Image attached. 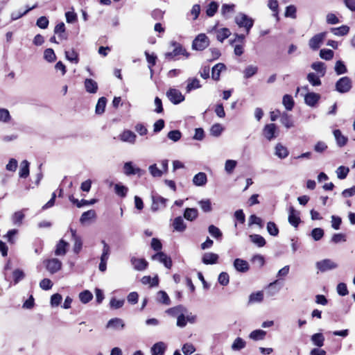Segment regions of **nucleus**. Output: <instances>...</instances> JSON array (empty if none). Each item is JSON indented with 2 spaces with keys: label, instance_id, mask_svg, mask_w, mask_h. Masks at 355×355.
<instances>
[{
  "label": "nucleus",
  "instance_id": "1",
  "mask_svg": "<svg viewBox=\"0 0 355 355\" xmlns=\"http://www.w3.org/2000/svg\"><path fill=\"white\" fill-rule=\"evenodd\" d=\"M235 22L239 27L245 28L246 33H250L253 26L254 20L244 13L240 12L235 17Z\"/></svg>",
  "mask_w": 355,
  "mask_h": 355
},
{
  "label": "nucleus",
  "instance_id": "2",
  "mask_svg": "<svg viewBox=\"0 0 355 355\" xmlns=\"http://www.w3.org/2000/svg\"><path fill=\"white\" fill-rule=\"evenodd\" d=\"M171 44L174 47V49L173 51L164 54L166 59L173 60L175 57L180 55H184L187 58L189 56V53L187 52L186 49L180 43L173 41L171 42Z\"/></svg>",
  "mask_w": 355,
  "mask_h": 355
},
{
  "label": "nucleus",
  "instance_id": "3",
  "mask_svg": "<svg viewBox=\"0 0 355 355\" xmlns=\"http://www.w3.org/2000/svg\"><path fill=\"white\" fill-rule=\"evenodd\" d=\"M336 90L340 93L345 94L350 91L352 87V81L351 78L347 76L340 78L336 83Z\"/></svg>",
  "mask_w": 355,
  "mask_h": 355
},
{
  "label": "nucleus",
  "instance_id": "4",
  "mask_svg": "<svg viewBox=\"0 0 355 355\" xmlns=\"http://www.w3.org/2000/svg\"><path fill=\"white\" fill-rule=\"evenodd\" d=\"M338 263L330 259H324L315 263L316 268L321 272H325L337 268Z\"/></svg>",
  "mask_w": 355,
  "mask_h": 355
},
{
  "label": "nucleus",
  "instance_id": "5",
  "mask_svg": "<svg viewBox=\"0 0 355 355\" xmlns=\"http://www.w3.org/2000/svg\"><path fill=\"white\" fill-rule=\"evenodd\" d=\"M209 44V38L205 34H199L193 41L192 48L197 51H202Z\"/></svg>",
  "mask_w": 355,
  "mask_h": 355
},
{
  "label": "nucleus",
  "instance_id": "6",
  "mask_svg": "<svg viewBox=\"0 0 355 355\" xmlns=\"http://www.w3.org/2000/svg\"><path fill=\"white\" fill-rule=\"evenodd\" d=\"M166 96L175 105L179 104L184 100V96L177 89L171 88L166 92Z\"/></svg>",
  "mask_w": 355,
  "mask_h": 355
},
{
  "label": "nucleus",
  "instance_id": "7",
  "mask_svg": "<svg viewBox=\"0 0 355 355\" xmlns=\"http://www.w3.org/2000/svg\"><path fill=\"white\" fill-rule=\"evenodd\" d=\"M326 34L327 33L325 32H323L316 34L312 37L309 42V47L313 51L318 50L322 44L326 37Z\"/></svg>",
  "mask_w": 355,
  "mask_h": 355
},
{
  "label": "nucleus",
  "instance_id": "8",
  "mask_svg": "<svg viewBox=\"0 0 355 355\" xmlns=\"http://www.w3.org/2000/svg\"><path fill=\"white\" fill-rule=\"evenodd\" d=\"M196 319V315H193L191 313H181L177 318V326L183 328L187 325V322L194 323Z\"/></svg>",
  "mask_w": 355,
  "mask_h": 355
},
{
  "label": "nucleus",
  "instance_id": "9",
  "mask_svg": "<svg viewBox=\"0 0 355 355\" xmlns=\"http://www.w3.org/2000/svg\"><path fill=\"white\" fill-rule=\"evenodd\" d=\"M45 263L46 270L51 274L57 272L62 268V262L56 258L47 259Z\"/></svg>",
  "mask_w": 355,
  "mask_h": 355
},
{
  "label": "nucleus",
  "instance_id": "10",
  "mask_svg": "<svg viewBox=\"0 0 355 355\" xmlns=\"http://www.w3.org/2000/svg\"><path fill=\"white\" fill-rule=\"evenodd\" d=\"M152 205L151 209L153 211H157L159 209H164L166 207L167 199L156 195L152 196Z\"/></svg>",
  "mask_w": 355,
  "mask_h": 355
},
{
  "label": "nucleus",
  "instance_id": "11",
  "mask_svg": "<svg viewBox=\"0 0 355 355\" xmlns=\"http://www.w3.org/2000/svg\"><path fill=\"white\" fill-rule=\"evenodd\" d=\"M288 220L289 223L294 227H297L301 222L300 212L292 206L288 209Z\"/></svg>",
  "mask_w": 355,
  "mask_h": 355
},
{
  "label": "nucleus",
  "instance_id": "12",
  "mask_svg": "<svg viewBox=\"0 0 355 355\" xmlns=\"http://www.w3.org/2000/svg\"><path fill=\"white\" fill-rule=\"evenodd\" d=\"M123 173L127 176L136 174L140 176L143 174V171L138 167H135L132 162H127L123 165Z\"/></svg>",
  "mask_w": 355,
  "mask_h": 355
},
{
  "label": "nucleus",
  "instance_id": "13",
  "mask_svg": "<svg viewBox=\"0 0 355 355\" xmlns=\"http://www.w3.org/2000/svg\"><path fill=\"white\" fill-rule=\"evenodd\" d=\"M276 132L277 126L275 123L266 125L263 130V134L268 141H271L277 137Z\"/></svg>",
  "mask_w": 355,
  "mask_h": 355
},
{
  "label": "nucleus",
  "instance_id": "14",
  "mask_svg": "<svg viewBox=\"0 0 355 355\" xmlns=\"http://www.w3.org/2000/svg\"><path fill=\"white\" fill-rule=\"evenodd\" d=\"M152 259L158 261L159 262L163 263L164 266L168 269H170L172 266L171 259L162 252H157V254L152 256Z\"/></svg>",
  "mask_w": 355,
  "mask_h": 355
},
{
  "label": "nucleus",
  "instance_id": "15",
  "mask_svg": "<svg viewBox=\"0 0 355 355\" xmlns=\"http://www.w3.org/2000/svg\"><path fill=\"white\" fill-rule=\"evenodd\" d=\"M70 232L71 234L72 240L73 241V252L76 254H78L83 246V242L82 239L80 236H78L76 234V230L72 229L71 227L69 228Z\"/></svg>",
  "mask_w": 355,
  "mask_h": 355
},
{
  "label": "nucleus",
  "instance_id": "16",
  "mask_svg": "<svg viewBox=\"0 0 355 355\" xmlns=\"http://www.w3.org/2000/svg\"><path fill=\"white\" fill-rule=\"evenodd\" d=\"M131 264L135 270L138 271L144 270L148 266V262L144 259H139L132 257L130 259Z\"/></svg>",
  "mask_w": 355,
  "mask_h": 355
},
{
  "label": "nucleus",
  "instance_id": "17",
  "mask_svg": "<svg viewBox=\"0 0 355 355\" xmlns=\"http://www.w3.org/2000/svg\"><path fill=\"white\" fill-rule=\"evenodd\" d=\"M120 139L123 142H127L131 144H134L136 141V135L128 130H124L120 135Z\"/></svg>",
  "mask_w": 355,
  "mask_h": 355
},
{
  "label": "nucleus",
  "instance_id": "18",
  "mask_svg": "<svg viewBox=\"0 0 355 355\" xmlns=\"http://www.w3.org/2000/svg\"><path fill=\"white\" fill-rule=\"evenodd\" d=\"M218 255L214 252H206L202 255V261L204 264H215L218 262Z\"/></svg>",
  "mask_w": 355,
  "mask_h": 355
},
{
  "label": "nucleus",
  "instance_id": "19",
  "mask_svg": "<svg viewBox=\"0 0 355 355\" xmlns=\"http://www.w3.org/2000/svg\"><path fill=\"white\" fill-rule=\"evenodd\" d=\"M207 176L203 172H199L193 178V183L197 187H203L207 184Z\"/></svg>",
  "mask_w": 355,
  "mask_h": 355
},
{
  "label": "nucleus",
  "instance_id": "20",
  "mask_svg": "<svg viewBox=\"0 0 355 355\" xmlns=\"http://www.w3.org/2000/svg\"><path fill=\"white\" fill-rule=\"evenodd\" d=\"M234 268L241 272H245L249 270L248 261L241 259H236L234 261Z\"/></svg>",
  "mask_w": 355,
  "mask_h": 355
},
{
  "label": "nucleus",
  "instance_id": "21",
  "mask_svg": "<svg viewBox=\"0 0 355 355\" xmlns=\"http://www.w3.org/2000/svg\"><path fill=\"white\" fill-rule=\"evenodd\" d=\"M125 324L123 320L115 318L110 320L106 325L107 329H123Z\"/></svg>",
  "mask_w": 355,
  "mask_h": 355
},
{
  "label": "nucleus",
  "instance_id": "22",
  "mask_svg": "<svg viewBox=\"0 0 355 355\" xmlns=\"http://www.w3.org/2000/svg\"><path fill=\"white\" fill-rule=\"evenodd\" d=\"M201 87L200 80L196 78H189L187 80L186 92L187 93L191 92L193 89H197Z\"/></svg>",
  "mask_w": 355,
  "mask_h": 355
},
{
  "label": "nucleus",
  "instance_id": "23",
  "mask_svg": "<svg viewBox=\"0 0 355 355\" xmlns=\"http://www.w3.org/2000/svg\"><path fill=\"white\" fill-rule=\"evenodd\" d=\"M333 134L338 146L343 147L347 144L348 138L343 135L340 130H334Z\"/></svg>",
  "mask_w": 355,
  "mask_h": 355
},
{
  "label": "nucleus",
  "instance_id": "24",
  "mask_svg": "<svg viewBox=\"0 0 355 355\" xmlns=\"http://www.w3.org/2000/svg\"><path fill=\"white\" fill-rule=\"evenodd\" d=\"M84 85L87 92L90 94H96L97 92L98 84L93 79L86 78Z\"/></svg>",
  "mask_w": 355,
  "mask_h": 355
},
{
  "label": "nucleus",
  "instance_id": "25",
  "mask_svg": "<svg viewBox=\"0 0 355 355\" xmlns=\"http://www.w3.org/2000/svg\"><path fill=\"white\" fill-rule=\"evenodd\" d=\"M166 313L173 317L178 318L181 313H187V309L182 305H178L172 308L168 309Z\"/></svg>",
  "mask_w": 355,
  "mask_h": 355
},
{
  "label": "nucleus",
  "instance_id": "26",
  "mask_svg": "<svg viewBox=\"0 0 355 355\" xmlns=\"http://www.w3.org/2000/svg\"><path fill=\"white\" fill-rule=\"evenodd\" d=\"M320 98V94L314 93V92H309L305 95L304 101L306 104H307L309 106H314L318 101H319Z\"/></svg>",
  "mask_w": 355,
  "mask_h": 355
},
{
  "label": "nucleus",
  "instance_id": "27",
  "mask_svg": "<svg viewBox=\"0 0 355 355\" xmlns=\"http://www.w3.org/2000/svg\"><path fill=\"white\" fill-rule=\"evenodd\" d=\"M69 246V243L61 239L56 245L55 254L56 256H64L67 252V248Z\"/></svg>",
  "mask_w": 355,
  "mask_h": 355
},
{
  "label": "nucleus",
  "instance_id": "28",
  "mask_svg": "<svg viewBox=\"0 0 355 355\" xmlns=\"http://www.w3.org/2000/svg\"><path fill=\"white\" fill-rule=\"evenodd\" d=\"M280 121H281L282 124L287 129H289L294 126V123L292 119V116L288 114L286 112L282 113Z\"/></svg>",
  "mask_w": 355,
  "mask_h": 355
},
{
  "label": "nucleus",
  "instance_id": "29",
  "mask_svg": "<svg viewBox=\"0 0 355 355\" xmlns=\"http://www.w3.org/2000/svg\"><path fill=\"white\" fill-rule=\"evenodd\" d=\"M208 232L213 238L218 241H220L223 239V232L218 227L214 225H210L208 227Z\"/></svg>",
  "mask_w": 355,
  "mask_h": 355
},
{
  "label": "nucleus",
  "instance_id": "30",
  "mask_svg": "<svg viewBox=\"0 0 355 355\" xmlns=\"http://www.w3.org/2000/svg\"><path fill=\"white\" fill-rule=\"evenodd\" d=\"M225 65L223 63H218L214 66L211 70V78L214 80H218L220 79V72L225 69Z\"/></svg>",
  "mask_w": 355,
  "mask_h": 355
},
{
  "label": "nucleus",
  "instance_id": "31",
  "mask_svg": "<svg viewBox=\"0 0 355 355\" xmlns=\"http://www.w3.org/2000/svg\"><path fill=\"white\" fill-rule=\"evenodd\" d=\"M166 346L163 342H158L155 343L151 348L153 355H163Z\"/></svg>",
  "mask_w": 355,
  "mask_h": 355
},
{
  "label": "nucleus",
  "instance_id": "32",
  "mask_svg": "<svg viewBox=\"0 0 355 355\" xmlns=\"http://www.w3.org/2000/svg\"><path fill=\"white\" fill-rule=\"evenodd\" d=\"M311 340L314 345L321 347L324 345V336L322 333H316L311 336Z\"/></svg>",
  "mask_w": 355,
  "mask_h": 355
},
{
  "label": "nucleus",
  "instance_id": "33",
  "mask_svg": "<svg viewBox=\"0 0 355 355\" xmlns=\"http://www.w3.org/2000/svg\"><path fill=\"white\" fill-rule=\"evenodd\" d=\"M173 226L175 230L180 232H184L187 227L184 221L181 216H178L174 219Z\"/></svg>",
  "mask_w": 355,
  "mask_h": 355
},
{
  "label": "nucleus",
  "instance_id": "34",
  "mask_svg": "<svg viewBox=\"0 0 355 355\" xmlns=\"http://www.w3.org/2000/svg\"><path fill=\"white\" fill-rule=\"evenodd\" d=\"M96 216V211L94 209H90L82 214L80 222L81 224H85L89 220L95 218Z\"/></svg>",
  "mask_w": 355,
  "mask_h": 355
},
{
  "label": "nucleus",
  "instance_id": "35",
  "mask_svg": "<svg viewBox=\"0 0 355 355\" xmlns=\"http://www.w3.org/2000/svg\"><path fill=\"white\" fill-rule=\"evenodd\" d=\"M266 335V332L261 329H257L252 331L250 335L249 338L253 340H262L265 338Z\"/></svg>",
  "mask_w": 355,
  "mask_h": 355
},
{
  "label": "nucleus",
  "instance_id": "36",
  "mask_svg": "<svg viewBox=\"0 0 355 355\" xmlns=\"http://www.w3.org/2000/svg\"><path fill=\"white\" fill-rule=\"evenodd\" d=\"M330 31L334 35L343 36L349 33V27L346 25H343L338 28H331Z\"/></svg>",
  "mask_w": 355,
  "mask_h": 355
},
{
  "label": "nucleus",
  "instance_id": "37",
  "mask_svg": "<svg viewBox=\"0 0 355 355\" xmlns=\"http://www.w3.org/2000/svg\"><path fill=\"white\" fill-rule=\"evenodd\" d=\"M275 155L280 159H284L288 155V151L285 146L277 144L275 146Z\"/></svg>",
  "mask_w": 355,
  "mask_h": 355
},
{
  "label": "nucleus",
  "instance_id": "38",
  "mask_svg": "<svg viewBox=\"0 0 355 355\" xmlns=\"http://www.w3.org/2000/svg\"><path fill=\"white\" fill-rule=\"evenodd\" d=\"M250 241L256 245L259 248L263 247L266 245L265 239L259 234H251L250 235Z\"/></svg>",
  "mask_w": 355,
  "mask_h": 355
},
{
  "label": "nucleus",
  "instance_id": "39",
  "mask_svg": "<svg viewBox=\"0 0 355 355\" xmlns=\"http://www.w3.org/2000/svg\"><path fill=\"white\" fill-rule=\"evenodd\" d=\"M231 35L230 31L227 28H223L216 31V39L223 42Z\"/></svg>",
  "mask_w": 355,
  "mask_h": 355
},
{
  "label": "nucleus",
  "instance_id": "40",
  "mask_svg": "<svg viewBox=\"0 0 355 355\" xmlns=\"http://www.w3.org/2000/svg\"><path fill=\"white\" fill-rule=\"evenodd\" d=\"M245 341L243 338L238 337L234 340L231 348L233 351H240L245 348Z\"/></svg>",
  "mask_w": 355,
  "mask_h": 355
},
{
  "label": "nucleus",
  "instance_id": "41",
  "mask_svg": "<svg viewBox=\"0 0 355 355\" xmlns=\"http://www.w3.org/2000/svg\"><path fill=\"white\" fill-rule=\"evenodd\" d=\"M258 71V67L255 65H248L243 70V76L248 79L255 75Z\"/></svg>",
  "mask_w": 355,
  "mask_h": 355
},
{
  "label": "nucleus",
  "instance_id": "42",
  "mask_svg": "<svg viewBox=\"0 0 355 355\" xmlns=\"http://www.w3.org/2000/svg\"><path fill=\"white\" fill-rule=\"evenodd\" d=\"M107 99L105 97H101L96 105L95 112L97 114H102L105 112Z\"/></svg>",
  "mask_w": 355,
  "mask_h": 355
},
{
  "label": "nucleus",
  "instance_id": "43",
  "mask_svg": "<svg viewBox=\"0 0 355 355\" xmlns=\"http://www.w3.org/2000/svg\"><path fill=\"white\" fill-rule=\"evenodd\" d=\"M19 177L26 178L29 175V162L27 160H24L21 163V168L19 173Z\"/></svg>",
  "mask_w": 355,
  "mask_h": 355
},
{
  "label": "nucleus",
  "instance_id": "44",
  "mask_svg": "<svg viewBox=\"0 0 355 355\" xmlns=\"http://www.w3.org/2000/svg\"><path fill=\"white\" fill-rule=\"evenodd\" d=\"M198 216V210L195 208H187L184 213V217L190 221L195 220Z\"/></svg>",
  "mask_w": 355,
  "mask_h": 355
},
{
  "label": "nucleus",
  "instance_id": "45",
  "mask_svg": "<svg viewBox=\"0 0 355 355\" xmlns=\"http://www.w3.org/2000/svg\"><path fill=\"white\" fill-rule=\"evenodd\" d=\"M65 57L69 61L75 64H77L79 61L78 54L74 49L65 51Z\"/></svg>",
  "mask_w": 355,
  "mask_h": 355
},
{
  "label": "nucleus",
  "instance_id": "46",
  "mask_svg": "<svg viewBox=\"0 0 355 355\" xmlns=\"http://www.w3.org/2000/svg\"><path fill=\"white\" fill-rule=\"evenodd\" d=\"M311 68L321 74V76H324L326 73V67L324 63L322 62H315L311 64Z\"/></svg>",
  "mask_w": 355,
  "mask_h": 355
},
{
  "label": "nucleus",
  "instance_id": "47",
  "mask_svg": "<svg viewBox=\"0 0 355 355\" xmlns=\"http://www.w3.org/2000/svg\"><path fill=\"white\" fill-rule=\"evenodd\" d=\"M145 55L146 58V60L148 63V68L150 69L151 76H153V69L152 67L155 65L157 56L155 54H150L148 52L145 51Z\"/></svg>",
  "mask_w": 355,
  "mask_h": 355
},
{
  "label": "nucleus",
  "instance_id": "48",
  "mask_svg": "<svg viewBox=\"0 0 355 355\" xmlns=\"http://www.w3.org/2000/svg\"><path fill=\"white\" fill-rule=\"evenodd\" d=\"M282 103L287 110H291L294 106V101L291 95L286 94L283 97Z\"/></svg>",
  "mask_w": 355,
  "mask_h": 355
},
{
  "label": "nucleus",
  "instance_id": "49",
  "mask_svg": "<svg viewBox=\"0 0 355 355\" xmlns=\"http://www.w3.org/2000/svg\"><path fill=\"white\" fill-rule=\"evenodd\" d=\"M157 300L159 302L168 305L171 302L170 298L165 291H160L157 293Z\"/></svg>",
  "mask_w": 355,
  "mask_h": 355
},
{
  "label": "nucleus",
  "instance_id": "50",
  "mask_svg": "<svg viewBox=\"0 0 355 355\" xmlns=\"http://www.w3.org/2000/svg\"><path fill=\"white\" fill-rule=\"evenodd\" d=\"M101 243L103 245V252L101 256V261L107 262L110 256V248L104 240H103Z\"/></svg>",
  "mask_w": 355,
  "mask_h": 355
},
{
  "label": "nucleus",
  "instance_id": "51",
  "mask_svg": "<svg viewBox=\"0 0 355 355\" xmlns=\"http://www.w3.org/2000/svg\"><path fill=\"white\" fill-rule=\"evenodd\" d=\"M334 69L337 75L344 74L347 71L346 66L341 60H338L336 62Z\"/></svg>",
  "mask_w": 355,
  "mask_h": 355
},
{
  "label": "nucleus",
  "instance_id": "52",
  "mask_svg": "<svg viewBox=\"0 0 355 355\" xmlns=\"http://www.w3.org/2000/svg\"><path fill=\"white\" fill-rule=\"evenodd\" d=\"M349 169L348 167H345L343 166H339L336 171L337 178L340 180H343L346 178L347 174L349 173Z\"/></svg>",
  "mask_w": 355,
  "mask_h": 355
},
{
  "label": "nucleus",
  "instance_id": "53",
  "mask_svg": "<svg viewBox=\"0 0 355 355\" xmlns=\"http://www.w3.org/2000/svg\"><path fill=\"white\" fill-rule=\"evenodd\" d=\"M92 298L93 295L89 291H84L79 294V299L83 304L88 303Z\"/></svg>",
  "mask_w": 355,
  "mask_h": 355
},
{
  "label": "nucleus",
  "instance_id": "54",
  "mask_svg": "<svg viewBox=\"0 0 355 355\" xmlns=\"http://www.w3.org/2000/svg\"><path fill=\"white\" fill-rule=\"evenodd\" d=\"M44 58L49 62H53L56 60V55L52 49H46L44 52Z\"/></svg>",
  "mask_w": 355,
  "mask_h": 355
},
{
  "label": "nucleus",
  "instance_id": "55",
  "mask_svg": "<svg viewBox=\"0 0 355 355\" xmlns=\"http://www.w3.org/2000/svg\"><path fill=\"white\" fill-rule=\"evenodd\" d=\"M307 80L313 86H319L321 85L320 78L314 73H309L307 75Z\"/></svg>",
  "mask_w": 355,
  "mask_h": 355
},
{
  "label": "nucleus",
  "instance_id": "56",
  "mask_svg": "<svg viewBox=\"0 0 355 355\" xmlns=\"http://www.w3.org/2000/svg\"><path fill=\"white\" fill-rule=\"evenodd\" d=\"M150 175L154 178H160L163 175V171L158 168L156 164H153L148 167Z\"/></svg>",
  "mask_w": 355,
  "mask_h": 355
},
{
  "label": "nucleus",
  "instance_id": "57",
  "mask_svg": "<svg viewBox=\"0 0 355 355\" xmlns=\"http://www.w3.org/2000/svg\"><path fill=\"white\" fill-rule=\"evenodd\" d=\"M141 282L143 284H150V286H155L158 285V278L157 277H155L151 278L150 276H144L141 279Z\"/></svg>",
  "mask_w": 355,
  "mask_h": 355
},
{
  "label": "nucleus",
  "instance_id": "58",
  "mask_svg": "<svg viewBox=\"0 0 355 355\" xmlns=\"http://www.w3.org/2000/svg\"><path fill=\"white\" fill-rule=\"evenodd\" d=\"M218 3L215 1H211L207 6L206 14L209 17H213L218 10Z\"/></svg>",
  "mask_w": 355,
  "mask_h": 355
},
{
  "label": "nucleus",
  "instance_id": "59",
  "mask_svg": "<svg viewBox=\"0 0 355 355\" xmlns=\"http://www.w3.org/2000/svg\"><path fill=\"white\" fill-rule=\"evenodd\" d=\"M198 204L205 212H209L211 211V203L209 199L202 200L198 202Z\"/></svg>",
  "mask_w": 355,
  "mask_h": 355
},
{
  "label": "nucleus",
  "instance_id": "60",
  "mask_svg": "<svg viewBox=\"0 0 355 355\" xmlns=\"http://www.w3.org/2000/svg\"><path fill=\"white\" fill-rule=\"evenodd\" d=\"M114 190H115V193L118 196H119L122 198H124L127 194L128 189V187H126L123 185H121L119 184H116L114 186Z\"/></svg>",
  "mask_w": 355,
  "mask_h": 355
},
{
  "label": "nucleus",
  "instance_id": "61",
  "mask_svg": "<svg viewBox=\"0 0 355 355\" xmlns=\"http://www.w3.org/2000/svg\"><path fill=\"white\" fill-rule=\"evenodd\" d=\"M263 299V293L261 291H258L257 293H252L249 297V302H261Z\"/></svg>",
  "mask_w": 355,
  "mask_h": 355
},
{
  "label": "nucleus",
  "instance_id": "62",
  "mask_svg": "<svg viewBox=\"0 0 355 355\" xmlns=\"http://www.w3.org/2000/svg\"><path fill=\"white\" fill-rule=\"evenodd\" d=\"M182 137V133L178 130H174L168 132L167 134V137L174 142H177Z\"/></svg>",
  "mask_w": 355,
  "mask_h": 355
},
{
  "label": "nucleus",
  "instance_id": "63",
  "mask_svg": "<svg viewBox=\"0 0 355 355\" xmlns=\"http://www.w3.org/2000/svg\"><path fill=\"white\" fill-rule=\"evenodd\" d=\"M268 232L273 236H276L279 234V229L274 222H268L267 224Z\"/></svg>",
  "mask_w": 355,
  "mask_h": 355
},
{
  "label": "nucleus",
  "instance_id": "64",
  "mask_svg": "<svg viewBox=\"0 0 355 355\" xmlns=\"http://www.w3.org/2000/svg\"><path fill=\"white\" fill-rule=\"evenodd\" d=\"M24 218V214L22 213V211H19L14 213V214L12 216V220L15 225L19 226L21 225Z\"/></svg>",
  "mask_w": 355,
  "mask_h": 355
}]
</instances>
